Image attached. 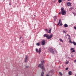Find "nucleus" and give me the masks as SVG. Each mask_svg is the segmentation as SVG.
<instances>
[{
	"label": "nucleus",
	"instance_id": "obj_22",
	"mask_svg": "<svg viewBox=\"0 0 76 76\" xmlns=\"http://www.w3.org/2000/svg\"><path fill=\"white\" fill-rule=\"evenodd\" d=\"M36 45L37 46H39L40 45V44L39 43H37Z\"/></svg>",
	"mask_w": 76,
	"mask_h": 76
},
{
	"label": "nucleus",
	"instance_id": "obj_29",
	"mask_svg": "<svg viewBox=\"0 0 76 76\" xmlns=\"http://www.w3.org/2000/svg\"><path fill=\"white\" fill-rule=\"evenodd\" d=\"M68 68H66L65 70H68Z\"/></svg>",
	"mask_w": 76,
	"mask_h": 76
},
{
	"label": "nucleus",
	"instance_id": "obj_40",
	"mask_svg": "<svg viewBox=\"0 0 76 76\" xmlns=\"http://www.w3.org/2000/svg\"><path fill=\"white\" fill-rule=\"evenodd\" d=\"M9 5H11V4H10V3H9Z\"/></svg>",
	"mask_w": 76,
	"mask_h": 76
},
{
	"label": "nucleus",
	"instance_id": "obj_4",
	"mask_svg": "<svg viewBox=\"0 0 76 76\" xmlns=\"http://www.w3.org/2000/svg\"><path fill=\"white\" fill-rule=\"evenodd\" d=\"M36 51L37 53H40L41 52V48H39V50L38 49L36 48Z\"/></svg>",
	"mask_w": 76,
	"mask_h": 76
},
{
	"label": "nucleus",
	"instance_id": "obj_32",
	"mask_svg": "<svg viewBox=\"0 0 76 76\" xmlns=\"http://www.w3.org/2000/svg\"><path fill=\"white\" fill-rule=\"evenodd\" d=\"M62 25V23H61L60 24V26H61V25Z\"/></svg>",
	"mask_w": 76,
	"mask_h": 76
},
{
	"label": "nucleus",
	"instance_id": "obj_18",
	"mask_svg": "<svg viewBox=\"0 0 76 76\" xmlns=\"http://www.w3.org/2000/svg\"><path fill=\"white\" fill-rule=\"evenodd\" d=\"M72 43H73V44L74 45H76V42L74 41L72 42Z\"/></svg>",
	"mask_w": 76,
	"mask_h": 76
},
{
	"label": "nucleus",
	"instance_id": "obj_31",
	"mask_svg": "<svg viewBox=\"0 0 76 76\" xmlns=\"http://www.w3.org/2000/svg\"><path fill=\"white\" fill-rule=\"evenodd\" d=\"M74 29H75V30H76V26H75L74 27Z\"/></svg>",
	"mask_w": 76,
	"mask_h": 76
},
{
	"label": "nucleus",
	"instance_id": "obj_30",
	"mask_svg": "<svg viewBox=\"0 0 76 76\" xmlns=\"http://www.w3.org/2000/svg\"><path fill=\"white\" fill-rule=\"evenodd\" d=\"M68 39H70V36H69V38H68Z\"/></svg>",
	"mask_w": 76,
	"mask_h": 76
},
{
	"label": "nucleus",
	"instance_id": "obj_35",
	"mask_svg": "<svg viewBox=\"0 0 76 76\" xmlns=\"http://www.w3.org/2000/svg\"><path fill=\"white\" fill-rule=\"evenodd\" d=\"M71 57H73V55L72 54L71 55Z\"/></svg>",
	"mask_w": 76,
	"mask_h": 76
},
{
	"label": "nucleus",
	"instance_id": "obj_20",
	"mask_svg": "<svg viewBox=\"0 0 76 76\" xmlns=\"http://www.w3.org/2000/svg\"><path fill=\"white\" fill-rule=\"evenodd\" d=\"M58 3H61V2H62V0H58Z\"/></svg>",
	"mask_w": 76,
	"mask_h": 76
},
{
	"label": "nucleus",
	"instance_id": "obj_39",
	"mask_svg": "<svg viewBox=\"0 0 76 76\" xmlns=\"http://www.w3.org/2000/svg\"><path fill=\"white\" fill-rule=\"evenodd\" d=\"M53 2H54V3H55V2H56V0L54 1Z\"/></svg>",
	"mask_w": 76,
	"mask_h": 76
},
{
	"label": "nucleus",
	"instance_id": "obj_17",
	"mask_svg": "<svg viewBox=\"0 0 76 76\" xmlns=\"http://www.w3.org/2000/svg\"><path fill=\"white\" fill-rule=\"evenodd\" d=\"M59 41L60 42H63V40L62 39H59Z\"/></svg>",
	"mask_w": 76,
	"mask_h": 76
},
{
	"label": "nucleus",
	"instance_id": "obj_28",
	"mask_svg": "<svg viewBox=\"0 0 76 76\" xmlns=\"http://www.w3.org/2000/svg\"><path fill=\"white\" fill-rule=\"evenodd\" d=\"M69 42H70V43H71V44H72V43H73V42H72V41H71L70 40H69Z\"/></svg>",
	"mask_w": 76,
	"mask_h": 76
},
{
	"label": "nucleus",
	"instance_id": "obj_14",
	"mask_svg": "<svg viewBox=\"0 0 76 76\" xmlns=\"http://www.w3.org/2000/svg\"><path fill=\"white\" fill-rule=\"evenodd\" d=\"M74 9V8H73V7H71L69 9V11H71V10H73Z\"/></svg>",
	"mask_w": 76,
	"mask_h": 76
},
{
	"label": "nucleus",
	"instance_id": "obj_27",
	"mask_svg": "<svg viewBox=\"0 0 76 76\" xmlns=\"http://www.w3.org/2000/svg\"><path fill=\"white\" fill-rule=\"evenodd\" d=\"M59 74L61 75V76H62V74L61 72H59Z\"/></svg>",
	"mask_w": 76,
	"mask_h": 76
},
{
	"label": "nucleus",
	"instance_id": "obj_16",
	"mask_svg": "<svg viewBox=\"0 0 76 76\" xmlns=\"http://www.w3.org/2000/svg\"><path fill=\"white\" fill-rule=\"evenodd\" d=\"M45 31H46V32H47V33H48V32H49L48 31V29H45Z\"/></svg>",
	"mask_w": 76,
	"mask_h": 76
},
{
	"label": "nucleus",
	"instance_id": "obj_15",
	"mask_svg": "<svg viewBox=\"0 0 76 76\" xmlns=\"http://www.w3.org/2000/svg\"><path fill=\"white\" fill-rule=\"evenodd\" d=\"M51 28H50L49 32H48V33H51Z\"/></svg>",
	"mask_w": 76,
	"mask_h": 76
},
{
	"label": "nucleus",
	"instance_id": "obj_24",
	"mask_svg": "<svg viewBox=\"0 0 76 76\" xmlns=\"http://www.w3.org/2000/svg\"><path fill=\"white\" fill-rule=\"evenodd\" d=\"M69 61H66V64H69Z\"/></svg>",
	"mask_w": 76,
	"mask_h": 76
},
{
	"label": "nucleus",
	"instance_id": "obj_25",
	"mask_svg": "<svg viewBox=\"0 0 76 76\" xmlns=\"http://www.w3.org/2000/svg\"><path fill=\"white\" fill-rule=\"evenodd\" d=\"M72 13L74 15V16H76V13H75V12H73Z\"/></svg>",
	"mask_w": 76,
	"mask_h": 76
},
{
	"label": "nucleus",
	"instance_id": "obj_33",
	"mask_svg": "<svg viewBox=\"0 0 76 76\" xmlns=\"http://www.w3.org/2000/svg\"><path fill=\"white\" fill-rule=\"evenodd\" d=\"M67 36H69V37H70V36L68 34H67Z\"/></svg>",
	"mask_w": 76,
	"mask_h": 76
},
{
	"label": "nucleus",
	"instance_id": "obj_23",
	"mask_svg": "<svg viewBox=\"0 0 76 76\" xmlns=\"http://www.w3.org/2000/svg\"><path fill=\"white\" fill-rule=\"evenodd\" d=\"M44 72H42L41 73V76H43V75H44Z\"/></svg>",
	"mask_w": 76,
	"mask_h": 76
},
{
	"label": "nucleus",
	"instance_id": "obj_3",
	"mask_svg": "<svg viewBox=\"0 0 76 76\" xmlns=\"http://www.w3.org/2000/svg\"><path fill=\"white\" fill-rule=\"evenodd\" d=\"M49 35L48 34H45L44 35V37H46L47 39H51L52 38V37L54 36V35L52 34H51L50 36H49Z\"/></svg>",
	"mask_w": 76,
	"mask_h": 76
},
{
	"label": "nucleus",
	"instance_id": "obj_41",
	"mask_svg": "<svg viewBox=\"0 0 76 76\" xmlns=\"http://www.w3.org/2000/svg\"><path fill=\"white\" fill-rule=\"evenodd\" d=\"M21 37H20V39H21Z\"/></svg>",
	"mask_w": 76,
	"mask_h": 76
},
{
	"label": "nucleus",
	"instance_id": "obj_38",
	"mask_svg": "<svg viewBox=\"0 0 76 76\" xmlns=\"http://www.w3.org/2000/svg\"><path fill=\"white\" fill-rule=\"evenodd\" d=\"M59 15H60V14H61V12H59Z\"/></svg>",
	"mask_w": 76,
	"mask_h": 76
},
{
	"label": "nucleus",
	"instance_id": "obj_21",
	"mask_svg": "<svg viewBox=\"0 0 76 76\" xmlns=\"http://www.w3.org/2000/svg\"><path fill=\"white\" fill-rule=\"evenodd\" d=\"M61 12H62V11H64V8H63V7L61 8Z\"/></svg>",
	"mask_w": 76,
	"mask_h": 76
},
{
	"label": "nucleus",
	"instance_id": "obj_7",
	"mask_svg": "<svg viewBox=\"0 0 76 76\" xmlns=\"http://www.w3.org/2000/svg\"><path fill=\"white\" fill-rule=\"evenodd\" d=\"M45 44V40H42L41 42L42 45H44Z\"/></svg>",
	"mask_w": 76,
	"mask_h": 76
},
{
	"label": "nucleus",
	"instance_id": "obj_44",
	"mask_svg": "<svg viewBox=\"0 0 76 76\" xmlns=\"http://www.w3.org/2000/svg\"><path fill=\"white\" fill-rule=\"evenodd\" d=\"M59 67H60V66H59Z\"/></svg>",
	"mask_w": 76,
	"mask_h": 76
},
{
	"label": "nucleus",
	"instance_id": "obj_11",
	"mask_svg": "<svg viewBox=\"0 0 76 76\" xmlns=\"http://www.w3.org/2000/svg\"><path fill=\"white\" fill-rule=\"evenodd\" d=\"M68 74L69 75H72V72H71V71H69V72H68Z\"/></svg>",
	"mask_w": 76,
	"mask_h": 76
},
{
	"label": "nucleus",
	"instance_id": "obj_2",
	"mask_svg": "<svg viewBox=\"0 0 76 76\" xmlns=\"http://www.w3.org/2000/svg\"><path fill=\"white\" fill-rule=\"evenodd\" d=\"M41 63L42 64H39V66H38V67H42V71H44L45 70V69L44 68V66L43 65V64H44V61H41Z\"/></svg>",
	"mask_w": 76,
	"mask_h": 76
},
{
	"label": "nucleus",
	"instance_id": "obj_19",
	"mask_svg": "<svg viewBox=\"0 0 76 76\" xmlns=\"http://www.w3.org/2000/svg\"><path fill=\"white\" fill-rule=\"evenodd\" d=\"M60 22H61V20L60 19L59 20V22L58 23V25H59V24H60Z\"/></svg>",
	"mask_w": 76,
	"mask_h": 76
},
{
	"label": "nucleus",
	"instance_id": "obj_36",
	"mask_svg": "<svg viewBox=\"0 0 76 76\" xmlns=\"http://www.w3.org/2000/svg\"><path fill=\"white\" fill-rule=\"evenodd\" d=\"M74 61V62H75V63H76V60H75Z\"/></svg>",
	"mask_w": 76,
	"mask_h": 76
},
{
	"label": "nucleus",
	"instance_id": "obj_9",
	"mask_svg": "<svg viewBox=\"0 0 76 76\" xmlns=\"http://www.w3.org/2000/svg\"><path fill=\"white\" fill-rule=\"evenodd\" d=\"M53 20L54 21L56 20L57 19V16H55L53 17Z\"/></svg>",
	"mask_w": 76,
	"mask_h": 76
},
{
	"label": "nucleus",
	"instance_id": "obj_43",
	"mask_svg": "<svg viewBox=\"0 0 76 76\" xmlns=\"http://www.w3.org/2000/svg\"><path fill=\"white\" fill-rule=\"evenodd\" d=\"M66 36H67V35H66Z\"/></svg>",
	"mask_w": 76,
	"mask_h": 76
},
{
	"label": "nucleus",
	"instance_id": "obj_6",
	"mask_svg": "<svg viewBox=\"0 0 76 76\" xmlns=\"http://www.w3.org/2000/svg\"><path fill=\"white\" fill-rule=\"evenodd\" d=\"M49 73L50 74H51V75H53V73H54V70L52 69L49 72Z\"/></svg>",
	"mask_w": 76,
	"mask_h": 76
},
{
	"label": "nucleus",
	"instance_id": "obj_10",
	"mask_svg": "<svg viewBox=\"0 0 76 76\" xmlns=\"http://www.w3.org/2000/svg\"><path fill=\"white\" fill-rule=\"evenodd\" d=\"M72 53H75V50H74V48H72L70 49V50L72 51Z\"/></svg>",
	"mask_w": 76,
	"mask_h": 76
},
{
	"label": "nucleus",
	"instance_id": "obj_37",
	"mask_svg": "<svg viewBox=\"0 0 76 76\" xmlns=\"http://www.w3.org/2000/svg\"><path fill=\"white\" fill-rule=\"evenodd\" d=\"M68 1H72V0H68Z\"/></svg>",
	"mask_w": 76,
	"mask_h": 76
},
{
	"label": "nucleus",
	"instance_id": "obj_12",
	"mask_svg": "<svg viewBox=\"0 0 76 76\" xmlns=\"http://www.w3.org/2000/svg\"><path fill=\"white\" fill-rule=\"evenodd\" d=\"M71 4H71V3H70V2H69L67 3V5H68V6H71Z\"/></svg>",
	"mask_w": 76,
	"mask_h": 76
},
{
	"label": "nucleus",
	"instance_id": "obj_42",
	"mask_svg": "<svg viewBox=\"0 0 76 76\" xmlns=\"http://www.w3.org/2000/svg\"><path fill=\"white\" fill-rule=\"evenodd\" d=\"M63 0V1H64V0Z\"/></svg>",
	"mask_w": 76,
	"mask_h": 76
},
{
	"label": "nucleus",
	"instance_id": "obj_34",
	"mask_svg": "<svg viewBox=\"0 0 76 76\" xmlns=\"http://www.w3.org/2000/svg\"><path fill=\"white\" fill-rule=\"evenodd\" d=\"M28 67H29L28 66H26V68H27Z\"/></svg>",
	"mask_w": 76,
	"mask_h": 76
},
{
	"label": "nucleus",
	"instance_id": "obj_13",
	"mask_svg": "<svg viewBox=\"0 0 76 76\" xmlns=\"http://www.w3.org/2000/svg\"><path fill=\"white\" fill-rule=\"evenodd\" d=\"M64 27H65V28H67V27H68V25H67V24H65L64 25Z\"/></svg>",
	"mask_w": 76,
	"mask_h": 76
},
{
	"label": "nucleus",
	"instance_id": "obj_8",
	"mask_svg": "<svg viewBox=\"0 0 76 76\" xmlns=\"http://www.w3.org/2000/svg\"><path fill=\"white\" fill-rule=\"evenodd\" d=\"M28 57L27 56H26V57L25 59V62H27L28 61Z\"/></svg>",
	"mask_w": 76,
	"mask_h": 76
},
{
	"label": "nucleus",
	"instance_id": "obj_5",
	"mask_svg": "<svg viewBox=\"0 0 76 76\" xmlns=\"http://www.w3.org/2000/svg\"><path fill=\"white\" fill-rule=\"evenodd\" d=\"M61 13L62 15H65L66 14V12L65 10L61 11Z\"/></svg>",
	"mask_w": 76,
	"mask_h": 76
},
{
	"label": "nucleus",
	"instance_id": "obj_1",
	"mask_svg": "<svg viewBox=\"0 0 76 76\" xmlns=\"http://www.w3.org/2000/svg\"><path fill=\"white\" fill-rule=\"evenodd\" d=\"M48 50L51 52L52 54H56V53H57V50L55 49H53V48L50 47L48 49Z\"/></svg>",
	"mask_w": 76,
	"mask_h": 76
},
{
	"label": "nucleus",
	"instance_id": "obj_26",
	"mask_svg": "<svg viewBox=\"0 0 76 76\" xmlns=\"http://www.w3.org/2000/svg\"><path fill=\"white\" fill-rule=\"evenodd\" d=\"M63 33H66L67 32L66 31H63Z\"/></svg>",
	"mask_w": 76,
	"mask_h": 76
}]
</instances>
